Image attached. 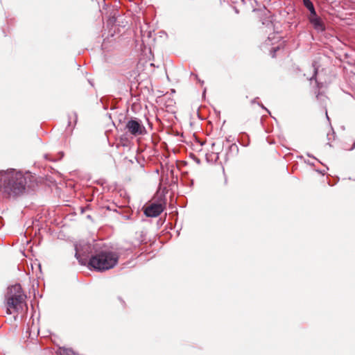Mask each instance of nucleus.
<instances>
[{
	"label": "nucleus",
	"mask_w": 355,
	"mask_h": 355,
	"mask_svg": "<svg viewBox=\"0 0 355 355\" xmlns=\"http://www.w3.org/2000/svg\"><path fill=\"white\" fill-rule=\"evenodd\" d=\"M307 155H308L309 157H313V158H315L313 156L311 155L309 153H308V154H307Z\"/></svg>",
	"instance_id": "nucleus-17"
},
{
	"label": "nucleus",
	"mask_w": 355,
	"mask_h": 355,
	"mask_svg": "<svg viewBox=\"0 0 355 355\" xmlns=\"http://www.w3.org/2000/svg\"><path fill=\"white\" fill-rule=\"evenodd\" d=\"M322 97H324V96H322L321 94H318V96H317V98L318 99H320V98Z\"/></svg>",
	"instance_id": "nucleus-14"
},
{
	"label": "nucleus",
	"mask_w": 355,
	"mask_h": 355,
	"mask_svg": "<svg viewBox=\"0 0 355 355\" xmlns=\"http://www.w3.org/2000/svg\"><path fill=\"white\" fill-rule=\"evenodd\" d=\"M278 47L277 48H273L272 49V51H271V54H272V57H275V52L277 50Z\"/></svg>",
	"instance_id": "nucleus-12"
},
{
	"label": "nucleus",
	"mask_w": 355,
	"mask_h": 355,
	"mask_svg": "<svg viewBox=\"0 0 355 355\" xmlns=\"http://www.w3.org/2000/svg\"><path fill=\"white\" fill-rule=\"evenodd\" d=\"M89 84L93 86V83L91 80H89Z\"/></svg>",
	"instance_id": "nucleus-16"
},
{
	"label": "nucleus",
	"mask_w": 355,
	"mask_h": 355,
	"mask_svg": "<svg viewBox=\"0 0 355 355\" xmlns=\"http://www.w3.org/2000/svg\"><path fill=\"white\" fill-rule=\"evenodd\" d=\"M259 105L261 107L262 109L265 110L266 111H267V112L270 113L269 110L262 104H259Z\"/></svg>",
	"instance_id": "nucleus-13"
},
{
	"label": "nucleus",
	"mask_w": 355,
	"mask_h": 355,
	"mask_svg": "<svg viewBox=\"0 0 355 355\" xmlns=\"http://www.w3.org/2000/svg\"><path fill=\"white\" fill-rule=\"evenodd\" d=\"M26 296L23 293L21 286L16 284L8 288L5 296L6 301L8 314L22 312L26 305L25 300Z\"/></svg>",
	"instance_id": "nucleus-3"
},
{
	"label": "nucleus",
	"mask_w": 355,
	"mask_h": 355,
	"mask_svg": "<svg viewBox=\"0 0 355 355\" xmlns=\"http://www.w3.org/2000/svg\"><path fill=\"white\" fill-rule=\"evenodd\" d=\"M75 257L81 264L86 263L88 254L92 252L91 244L84 241L75 244Z\"/></svg>",
	"instance_id": "nucleus-5"
},
{
	"label": "nucleus",
	"mask_w": 355,
	"mask_h": 355,
	"mask_svg": "<svg viewBox=\"0 0 355 355\" xmlns=\"http://www.w3.org/2000/svg\"><path fill=\"white\" fill-rule=\"evenodd\" d=\"M326 116H327V119L329 120V116L327 115V111H326Z\"/></svg>",
	"instance_id": "nucleus-19"
},
{
	"label": "nucleus",
	"mask_w": 355,
	"mask_h": 355,
	"mask_svg": "<svg viewBox=\"0 0 355 355\" xmlns=\"http://www.w3.org/2000/svg\"><path fill=\"white\" fill-rule=\"evenodd\" d=\"M72 119H73L74 123H76L77 122V119H78V114L76 112H73L72 115L69 116V125H70L71 120Z\"/></svg>",
	"instance_id": "nucleus-10"
},
{
	"label": "nucleus",
	"mask_w": 355,
	"mask_h": 355,
	"mask_svg": "<svg viewBox=\"0 0 355 355\" xmlns=\"http://www.w3.org/2000/svg\"><path fill=\"white\" fill-rule=\"evenodd\" d=\"M313 76L309 78L310 80H312L313 79H315L317 73H318V67L316 66L315 63H313Z\"/></svg>",
	"instance_id": "nucleus-9"
},
{
	"label": "nucleus",
	"mask_w": 355,
	"mask_h": 355,
	"mask_svg": "<svg viewBox=\"0 0 355 355\" xmlns=\"http://www.w3.org/2000/svg\"><path fill=\"white\" fill-rule=\"evenodd\" d=\"M252 103H256V98H254V100H252Z\"/></svg>",
	"instance_id": "nucleus-18"
},
{
	"label": "nucleus",
	"mask_w": 355,
	"mask_h": 355,
	"mask_svg": "<svg viewBox=\"0 0 355 355\" xmlns=\"http://www.w3.org/2000/svg\"><path fill=\"white\" fill-rule=\"evenodd\" d=\"M309 19L310 23L313 25V28L318 32H322L325 30L324 24L322 21L321 18L317 15L316 12L314 15H310Z\"/></svg>",
	"instance_id": "nucleus-7"
},
{
	"label": "nucleus",
	"mask_w": 355,
	"mask_h": 355,
	"mask_svg": "<svg viewBox=\"0 0 355 355\" xmlns=\"http://www.w3.org/2000/svg\"><path fill=\"white\" fill-rule=\"evenodd\" d=\"M98 245L97 243L93 245L94 252L89 260V266L98 272L113 268L119 261V253L107 248H100Z\"/></svg>",
	"instance_id": "nucleus-2"
},
{
	"label": "nucleus",
	"mask_w": 355,
	"mask_h": 355,
	"mask_svg": "<svg viewBox=\"0 0 355 355\" xmlns=\"http://www.w3.org/2000/svg\"><path fill=\"white\" fill-rule=\"evenodd\" d=\"M164 209L161 204H152L146 208L144 214L148 217H157L162 211Z\"/></svg>",
	"instance_id": "nucleus-6"
},
{
	"label": "nucleus",
	"mask_w": 355,
	"mask_h": 355,
	"mask_svg": "<svg viewBox=\"0 0 355 355\" xmlns=\"http://www.w3.org/2000/svg\"><path fill=\"white\" fill-rule=\"evenodd\" d=\"M125 129L127 132L134 137L144 135L147 131L141 120L132 118L126 122Z\"/></svg>",
	"instance_id": "nucleus-4"
},
{
	"label": "nucleus",
	"mask_w": 355,
	"mask_h": 355,
	"mask_svg": "<svg viewBox=\"0 0 355 355\" xmlns=\"http://www.w3.org/2000/svg\"><path fill=\"white\" fill-rule=\"evenodd\" d=\"M21 171L15 169L0 171V193L3 198H16L24 193L28 184L27 179Z\"/></svg>",
	"instance_id": "nucleus-1"
},
{
	"label": "nucleus",
	"mask_w": 355,
	"mask_h": 355,
	"mask_svg": "<svg viewBox=\"0 0 355 355\" xmlns=\"http://www.w3.org/2000/svg\"><path fill=\"white\" fill-rule=\"evenodd\" d=\"M304 6L309 10L310 15H314L315 12L314 6L311 0H303Z\"/></svg>",
	"instance_id": "nucleus-8"
},
{
	"label": "nucleus",
	"mask_w": 355,
	"mask_h": 355,
	"mask_svg": "<svg viewBox=\"0 0 355 355\" xmlns=\"http://www.w3.org/2000/svg\"><path fill=\"white\" fill-rule=\"evenodd\" d=\"M355 148V141L354 142L353 146L351 149H354Z\"/></svg>",
	"instance_id": "nucleus-15"
},
{
	"label": "nucleus",
	"mask_w": 355,
	"mask_h": 355,
	"mask_svg": "<svg viewBox=\"0 0 355 355\" xmlns=\"http://www.w3.org/2000/svg\"><path fill=\"white\" fill-rule=\"evenodd\" d=\"M273 39H275V35H272V36H270V35H269V36L268 37L267 40L266 41V44H269V42H270V41H271L272 40H273Z\"/></svg>",
	"instance_id": "nucleus-11"
}]
</instances>
